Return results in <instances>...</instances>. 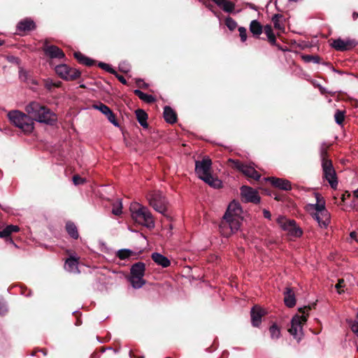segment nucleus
Here are the masks:
<instances>
[{
	"label": "nucleus",
	"instance_id": "dca6fc26",
	"mask_svg": "<svg viewBox=\"0 0 358 358\" xmlns=\"http://www.w3.org/2000/svg\"><path fill=\"white\" fill-rule=\"evenodd\" d=\"M264 180L269 181L273 187L280 189L289 190L292 189L291 182L288 180L275 177L266 178Z\"/></svg>",
	"mask_w": 358,
	"mask_h": 358
},
{
	"label": "nucleus",
	"instance_id": "9d476101",
	"mask_svg": "<svg viewBox=\"0 0 358 358\" xmlns=\"http://www.w3.org/2000/svg\"><path fill=\"white\" fill-rule=\"evenodd\" d=\"M277 223L280 227L285 231H286L289 236L292 237L298 238L302 236V229L296 226L294 220L287 219L285 216H279L277 218Z\"/></svg>",
	"mask_w": 358,
	"mask_h": 358
},
{
	"label": "nucleus",
	"instance_id": "4468645a",
	"mask_svg": "<svg viewBox=\"0 0 358 358\" xmlns=\"http://www.w3.org/2000/svg\"><path fill=\"white\" fill-rule=\"evenodd\" d=\"M242 197L247 202L257 203L260 201V197L257 190L248 186H243L241 188Z\"/></svg>",
	"mask_w": 358,
	"mask_h": 358
},
{
	"label": "nucleus",
	"instance_id": "aec40b11",
	"mask_svg": "<svg viewBox=\"0 0 358 358\" xmlns=\"http://www.w3.org/2000/svg\"><path fill=\"white\" fill-rule=\"evenodd\" d=\"M78 265V259L71 257L66 260L64 268L69 272L77 273H79Z\"/></svg>",
	"mask_w": 358,
	"mask_h": 358
},
{
	"label": "nucleus",
	"instance_id": "f8f14e48",
	"mask_svg": "<svg viewBox=\"0 0 358 358\" xmlns=\"http://www.w3.org/2000/svg\"><path fill=\"white\" fill-rule=\"evenodd\" d=\"M57 74L66 80H73L80 76V72L76 69L70 68L66 64H59L55 67Z\"/></svg>",
	"mask_w": 358,
	"mask_h": 358
},
{
	"label": "nucleus",
	"instance_id": "5701e85b",
	"mask_svg": "<svg viewBox=\"0 0 358 358\" xmlns=\"http://www.w3.org/2000/svg\"><path fill=\"white\" fill-rule=\"evenodd\" d=\"M164 117L167 122L171 124L176 122L177 120L175 111L169 106L164 107Z\"/></svg>",
	"mask_w": 358,
	"mask_h": 358
},
{
	"label": "nucleus",
	"instance_id": "a19ab883",
	"mask_svg": "<svg viewBox=\"0 0 358 358\" xmlns=\"http://www.w3.org/2000/svg\"><path fill=\"white\" fill-rule=\"evenodd\" d=\"M303 59L306 62H313V63H315V64L320 63V57L317 56L305 55L303 57Z\"/></svg>",
	"mask_w": 358,
	"mask_h": 358
},
{
	"label": "nucleus",
	"instance_id": "0eeeda50",
	"mask_svg": "<svg viewBox=\"0 0 358 358\" xmlns=\"http://www.w3.org/2000/svg\"><path fill=\"white\" fill-rule=\"evenodd\" d=\"M310 308H311L309 306L300 308L299 311L301 313L302 315H295L293 317L291 321V327L288 329V331L298 341L301 340L303 336L302 325L306 322L308 316V312Z\"/></svg>",
	"mask_w": 358,
	"mask_h": 358
},
{
	"label": "nucleus",
	"instance_id": "c03bdc74",
	"mask_svg": "<svg viewBox=\"0 0 358 358\" xmlns=\"http://www.w3.org/2000/svg\"><path fill=\"white\" fill-rule=\"evenodd\" d=\"M73 182L74 185H78L83 184L85 182V179L81 178L78 175H75L73 177Z\"/></svg>",
	"mask_w": 358,
	"mask_h": 358
},
{
	"label": "nucleus",
	"instance_id": "a18cd8bd",
	"mask_svg": "<svg viewBox=\"0 0 358 358\" xmlns=\"http://www.w3.org/2000/svg\"><path fill=\"white\" fill-rule=\"evenodd\" d=\"M350 327L352 331L358 336V320L350 322Z\"/></svg>",
	"mask_w": 358,
	"mask_h": 358
},
{
	"label": "nucleus",
	"instance_id": "680f3d73",
	"mask_svg": "<svg viewBox=\"0 0 358 358\" xmlns=\"http://www.w3.org/2000/svg\"><path fill=\"white\" fill-rule=\"evenodd\" d=\"M357 351H358V348H357Z\"/></svg>",
	"mask_w": 358,
	"mask_h": 358
},
{
	"label": "nucleus",
	"instance_id": "f3484780",
	"mask_svg": "<svg viewBox=\"0 0 358 358\" xmlns=\"http://www.w3.org/2000/svg\"><path fill=\"white\" fill-rule=\"evenodd\" d=\"M265 311L260 307L255 306L251 310V320L254 327H258L262 322V317L264 315Z\"/></svg>",
	"mask_w": 358,
	"mask_h": 358
},
{
	"label": "nucleus",
	"instance_id": "6e6552de",
	"mask_svg": "<svg viewBox=\"0 0 358 358\" xmlns=\"http://www.w3.org/2000/svg\"><path fill=\"white\" fill-rule=\"evenodd\" d=\"M320 157L322 159L323 176L333 189H336L338 186L336 173L331 161L327 157V150L323 147L321 148L320 150Z\"/></svg>",
	"mask_w": 358,
	"mask_h": 358
},
{
	"label": "nucleus",
	"instance_id": "6e6d98bb",
	"mask_svg": "<svg viewBox=\"0 0 358 358\" xmlns=\"http://www.w3.org/2000/svg\"><path fill=\"white\" fill-rule=\"evenodd\" d=\"M117 78H118V80H119L122 83H123V84H126L127 81H126L125 78H124L123 76H118Z\"/></svg>",
	"mask_w": 358,
	"mask_h": 358
},
{
	"label": "nucleus",
	"instance_id": "473e14b6",
	"mask_svg": "<svg viewBox=\"0 0 358 358\" xmlns=\"http://www.w3.org/2000/svg\"><path fill=\"white\" fill-rule=\"evenodd\" d=\"M122 203L121 200L117 201L113 204L112 213L115 215H120L122 213Z\"/></svg>",
	"mask_w": 358,
	"mask_h": 358
},
{
	"label": "nucleus",
	"instance_id": "7c9ffc66",
	"mask_svg": "<svg viewBox=\"0 0 358 358\" xmlns=\"http://www.w3.org/2000/svg\"><path fill=\"white\" fill-rule=\"evenodd\" d=\"M282 17V16L281 15L275 14L272 17V21L276 29L284 31L285 27L281 21Z\"/></svg>",
	"mask_w": 358,
	"mask_h": 358
},
{
	"label": "nucleus",
	"instance_id": "ea45409f",
	"mask_svg": "<svg viewBox=\"0 0 358 358\" xmlns=\"http://www.w3.org/2000/svg\"><path fill=\"white\" fill-rule=\"evenodd\" d=\"M225 24L231 31L234 30L237 27L236 22L230 17L226 18Z\"/></svg>",
	"mask_w": 358,
	"mask_h": 358
},
{
	"label": "nucleus",
	"instance_id": "de8ad7c7",
	"mask_svg": "<svg viewBox=\"0 0 358 358\" xmlns=\"http://www.w3.org/2000/svg\"><path fill=\"white\" fill-rule=\"evenodd\" d=\"M10 235V233L6 227L3 230L0 231V237L1 238H7Z\"/></svg>",
	"mask_w": 358,
	"mask_h": 358
},
{
	"label": "nucleus",
	"instance_id": "c85d7f7f",
	"mask_svg": "<svg viewBox=\"0 0 358 358\" xmlns=\"http://www.w3.org/2000/svg\"><path fill=\"white\" fill-rule=\"evenodd\" d=\"M250 30L254 34L259 36L262 32V27L257 20H252L250 24Z\"/></svg>",
	"mask_w": 358,
	"mask_h": 358
},
{
	"label": "nucleus",
	"instance_id": "37998d69",
	"mask_svg": "<svg viewBox=\"0 0 358 358\" xmlns=\"http://www.w3.org/2000/svg\"><path fill=\"white\" fill-rule=\"evenodd\" d=\"M99 66L101 67L102 69L106 71L107 72L112 73H115V71L108 64H106L103 62H100L99 64Z\"/></svg>",
	"mask_w": 358,
	"mask_h": 358
},
{
	"label": "nucleus",
	"instance_id": "6ab92c4d",
	"mask_svg": "<svg viewBox=\"0 0 358 358\" xmlns=\"http://www.w3.org/2000/svg\"><path fill=\"white\" fill-rule=\"evenodd\" d=\"M284 302L286 306L289 308H292L296 304V299L295 295L290 287H286L285 291L284 292Z\"/></svg>",
	"mask_w": 358,
	"mask_h": 358
},
{
	"label": "nucleus",
	"instance_id": "1a4fd4ad",
	"mask_svg": "<svg viewBox=\"0 0 358 358\" xmlns=\"http://www.w3.org/2000/svg\"><path fill=\"white\" fill-rule=\"evenodd\" d=\"M149 204L158 213L164 215L167 210L168 202L159 191H152L148 194Z\"/></svg>",
	"mask_w": 358,
	"mask_h": 358
},
{
	"label": "nucleus",
	"instance_id": "bb28decb",
	"mask_svg": "<svg viewBox=\"0 0 358 358\" xmlns=\"http://www.w3.org/2000/svg\"><path fill=\"white\" fill-rule=\"evenodd\" d=\"M134 94L139 97L141 100L146 103H152L155 101V97L152 95L145 94L140 90H135Z\"/></svg>",
	"mask_w": 358,
	"mask_h": 358
},
{
	"label": "nucleus",
	"instance_id": "3c124183",
	"mask_svg": "<svg viewBox=\"0 0 358 358\" xmlns=\"http://www.w3.org/2000/svg\"><path fill=\"white\" fill-rule=\"evenodd\" d=\"M267 38L271 44H272L273 45H275L276 44V39L274 34L269 35L268 36H267Z\"/></svg>",
	"mask_w": 358,
	"mask_h": 358
},
{
	"label": "nucleus",
	"instance_id": "423d86ee",
	"mask_svg": "<svg viewBox=\"0 0 358 358\" xmlns=\"http://www.w3.org/2000/svg\"><path fill=\"white\" fill-rule=\"evenodd\" d=\"M8 117L11 123L24 133H31L34 129L33 119L22 112L12 110L8 113Z\"/></svg>",
	"mask_w": 358,
	"mask_h": 358
},
{
	"label": "nucleus",
	"instance_id": "393cba45",
	"mask_svg": "<svg viewBox=\"0 0 358 358\" xmlns=\"http://www.w3.org/2000/svg\"><path fill=\"white\" fill-rule=\"evenodd\" d=\"M129 280L134 289H139L142 287L145 283V281L143 279V276L140 275H131Z\"/></svg>",
	"mask_w": 358,
	"mask_h": 358
},
{
	"label": "nucleus",
	"instance_id": "7ed1b4c3",
	"mask_svg": "<svg viewBox=\"0 0 358 358\" xmlns=\"http://www.w3.org/2000/svg\"><path fill=\"white\" fill-rule=\"evenodd\" d=\"M315 203H308L306 206V210L317 221L321 228L326 229L330 223V213L326 209L325 201L318 193L315 194Z\"/></svg>",
	"mask_w": 358,
	"mask_h": 358
},
{
	"label": "nucleus",
	"instance_id": "f03ea898",
	"mask_svg": "<svg viewBox=\"0 0 358 358\" xmlns=\"http://www.w3.org/2000/svg\"><path fill=\"white\" fill-rule=\"evenodd\" d=\"M25 110L31 119H33L34 122L36 121L52 125L55 123L57 120L55 113L37 101L29 103L25 107Z\"/></svg>",
	"mask_w": 358,
	"mask_h": 358
},
{
	"label": "nucleus",
	"instance_id": "2f4dec72",
	"mask_svg": "<svg viewBox=\"0 0 358 358\" xmlns=\"http://www.w3.org/2000/svg\"><path fill=\"white\" fill-rule=\"evenodd\" d=\"M269 332L271 338L273 340L278 339L280 337V329L275 324H273L270 327Z\"/></svg>",
	"mask_w": 358,
	"mask_h": 358
},
{
	"label": "nucleus",
	"instance_id": "052dcab7",
	"mask_svg": "<svg viewBox=\"0 0 358 358\" xmlns=\"http://www.w3.org/2000/svg\"><path fill=\"white\" fill-rule=\"evenodd\" d=\"M357 320H358V313H357Z\"/></svg>",
	"mask_w": 358,
	"mask_h": 358
},
{
	"label": "nucleus",
	"instance_id": "13d9d810",
	"mask_svg": "<svg viewBox=\"0 0 358 358\" xmlns=\"http://www.w3.org/2000/svg\"><path fill=\"white\" fill-rule=\"evenodd\" d=\"M353 195L355 197L358 198V188L353 192Z\"/></svg>",
	"mask_w": 358,
	"mask_h": 358
},
{
	"label": "nucleus",
	"instance_id": "4be33fe9",
	"mask_svg": "<svg viewBox=\"0 0 358 358\" xmlns=\"http://www.w3.org/2000/svg\"><path fill=\"white\" fill-rule=\"evenodd\" d=\"M213 1L227 13L233 12L235 8V4L228 0H213Z\"/></svg>",
	"mask_w": 358,
	"mask_h": 358
},
{
	"label": "nucleus",
	"instance_id": "603ef678",
	"mask_svg": "<svg viewBox=\"0 0 358 358\" xmlns=\"http://www.w3.org/2000/svg\"><path fill=\"white\" fill-rule=\"evenodd\" d=\"M267 38L271 44H272L273 45H275L276 44V39L274 34L269 35L268 36H267Z\"/></svg>",
	"mask_w": 358,
	"mask_h": 358
},
{
	"label": "nucleus",
	"instance_id": "20e7f679",
	"mask_svg": "<svg viewBox=\"0 0 358 358\" xmlns=\"http://www.w3.org/2000/svg\"><path fill=\"white\" fill-rule=\"evenodd\" d=\"M211 160L206 157L201 161H196L195 164V172L198 177L213 188L222 187V181L217 178H213L210 174Z\"/></svg>",
	"mask_w": 358,
	"mask_h": 358
},
{
	"label": "nucleus",
	"instance_id": "39448f33",
	"mask_svg": "<svg viewBox=\"0 0 358 358\" xmlns=\"http://www.w3.org/2000/svg\"><path fill=\"white\" fill-rule=\"evenodd\" d=\"M131 216L136 223L148 229L155 226V220L150 210L138 203H133L130 206Z\"/></svg>",
	"mask_w": 358,
	"mask_h": 358
},
{
	"label": "nucleus",
	"instance_id": "a878e982",
	"mask_svg": "<svg viewBox=\"0 0 358 358\" xmlns=\"http://www.w3.org/2000/svg\"><path fill=\"white\" fill-rule=\"evenodd\" d=\"M136 118H137L139 124L143 127L147 128L148 126V122H147V119H148L147 113L141 109H138L136 110Z\"/></svg>",
	"mask_w": 358,
	"mask_h": 358
},
{
	"label": "nucleus",
	"instance_id": "09e8293b",
	"mask_svg": "<svg viewBox=\"0 0 358 358\" xmlns=\"http://www.w3.org/2000/svg\"><path fill=\"white\" fill-rule=\"evenodd\" d=\"M7 312V307L6 303L0 300V315H3Z\"/></svg>",
	"mask_w": 358,
	"mask_h": 358
},
{
	"label": "nucleus",
	"instance_id": "f704fd0d",
	"mask_svg": "<svg viewBox=\"0 0 358 358\" xmlns=\"http://www.w3.org/2000/svg\"><path fill=\"white\" fill-rule=\"evenodd\" d=\"M133 252L129 249H121L119 250L117 252V256L120 259H125L129 258Z\"/></svg>",
	"mask_w": 358,
	"mask_h": 358
},
{
	"label": "nucleus",
	"instance_id": "ddd939ff",
	"mask_svg": "<svg viewBox=\"0 0 358 358\" xmlns=\"http://www.w3.org/2000/svg\"><path fill=\"white\" fill-rule=\"evenodd\" d=\"M357 45V42L350 38H337L332 41L331 45L338 51H346L352 49Z\"/></svg>",
	"mask_w": 358,
	"mask_h": 358
},
{
	"label": "nucleus",
	"instance_id": "f257e3e1",
	"mask_svg": "<svg viewBox=\"0 0 358 358\" xmlns=\"http://www.w3.org/2000/svg\"><path fill=\"white\" fill-rule=\"evenodd\" d=\"M243 220V210L240 203L237 201H231L223 216L220 229L222 236L228 237L236 233L241 227Z\"/></svg>",
	"mask_w": 358,
	"mask_h": 358
},
{
	"label": "nucleus",
	"instance_id": "8fccbe9b",
	"mask_svg": "<svg viewBox=\"0 0 358 358\" xmlns=\"http://www.w3.org/2000/svg\"><path fill=\"white\" fill-rule=\"evenodd\" d=\"M264 33L266 35V36H268L269 35H271L273 34V29L271 25H266L264 27Z\"/></svg>",
	"mask_w": 358,
	"mask_h": 358
},
{
	"label": "nucleus",
	"instance_id": "bf43d9fd",
	"mask_svg": "<svg viewBox=\"0 0 358 358\" xmlns=\"http://www.w3.org/2000/svg\"><path fill=\"white\" fill-rule=\"evenodd\" d=\"M3 45V42L0 40V46Z\"/></svg>",
	"mask_w": 358,
	"mask_h": 358
},
{
	"label": "nucleus",
	"instance_id": "9b49d317",
	"mask_svg": "<svg viewBox=\"0 0 358 358\" xmlns=\"http://www.w3.org/2000/svg\"><path fill=\"white\" fill-rule=\"evenodd\" d=\"M233 168L242 172L248 178L258 180L261 175L255 170V167L252 165L244 164L238 160L229 159L228 160Z\"/></svg>",
	"mask_w": 358,
	"mask_h": 358
},
{
	"label": "nucleus",
	"instance_id": "4d7b16f0",
	"mask_svg": "<svg viewBox=\"0 0 358 358\" xmlns=\"http://www.w3.org/2000/svg\"><path fill=\"white\" fill-rule=\"evenodd\" d=\"M352 17L354 20H356L358 17V13L354 12L352 14Z\"/></svg>",
	"mask_w": 358,
	"mask_h": 358
},
{
	"label": "nucleus",
	"instance_id": "e433bc0d",
	"mask_svg": "<svg viewBox=\"0 0 358 358\" xmlns=\"http://www.w3.org/2000/svg\"><path fill=\"white\" fill-rule=\"evenodd\" d=\"M347 287V283L345 279H339L335 287L338 294L345 292V288Z\"/></svg>",
	"mask_w": 358,
	"mask_h": 358
},
{
	"label": "nucleus",
	"instance_id": "58836bf2",
	"mask_svg": "<svg viewBox=\"0 0 358 358\" xmlns=\"http://www.w3.org/2000/svg\"><path fill=\"white\" fill-rule=\"evenodd\" d=\"M106 117H107L108 120L115 127H118L120 126L118 122L115 118V114L111 110L107 113V115H106Z\"/></svg>",
	"mask_w": 358,
	"mask_h": 358
},
{
	"label": "nucleus",
	"instance_id": "5fc2aeb1",
	"mask_svg": "<svg viewBox=\"0 0 358 358\" xmlns=\"http://www.w3.org/2000/svg\"><path fill=\"white\" fill-rule=\"evenodd\" d=\"M350 238L352 239H355V240L357 241V233L356 231L350 232Z\"/></svg>",
	"mask_w": 358,
	"mask_h": 358
},
{
	"label": "nucleus",
	"instance_id": "49530a36",
	"mask_svg": "<svg viewBox=\"0 0 358 358\" xmlns=\"http://www.w3.org/2000/svg\"><path fill=\"white\" fill-rule=\"evenodd\" d=\"M6 227H7L8 230L9 231V232L10 233V234L13 232H17L20 230L19 227L17 225L10 224V225L6 226Z\"/></svg>",
	"mask_w": 358,
	"mask_h": 358
},
{
	"label": "nucleus",
	"instance_id": "cd10ccee",
	"mask_svg": "<svg viewBox=\"0 0 358 358\" xmlns=\"http://www.w3.org/2000/svg\"><path fill=\"white\" fill-rule=\"evenodd\" d=\"M74 57L80 63L86 66H90L93 64V61L91 59L85 57L84 55L79 52H74Z\"/></svg>",
	"mask_w": 358,
	"mask_h": 358
},
{
	"label": "nucleus",
	"instance_id": "b1692460",
	"mask_svg": "<svg viewBox=\"0 0 358 358\" xmlns=\"http://www.w3.org/2000/svg\"><path fill=\"white\" fill-rule=\"evenodd\" d=\"M145 265L143 262H137L131 268V275L144 276Z\"/></svg>",
	"mask_w": 358,
	"mask_h": 358
},
{
	"label": "nucleus",
	"instance_id": "79ce46f5",
	"mask_svg": "<svg viewBox=\"0 0 358 358\" xmlns=\"http://www.w3.org/2000/svg\"><path fill=\"white\" fill-rule=\"evenodd\" d=\"M239 36L242 42H245L247 39V30L245 27H241L238 28Z\"/></svg>",
	"mask_w": 358,
	"mask_h": 358
},
{
	"label": "nucleus",
	"instance_id": "c9c22d12",
	"mask_svg": "<svg viewBox=\"0 0 358 358\" xmlns=\"http://www.w3.org/2000/svg\"><path fill=\"white\" fill-rule=\"evenodd\" d=\"M19 77H20V80L24 82H27V83L31 82V83L36 84V82L34 80L29 78L28 72L22 69H20Z\"/></svg>",
	"mask_w": 358,
	"mask_h": 358
},
{
	"label": "nucleus",
	"instance_id": "412c9836",
	"mask_svg": "<svg viewBox=\"0 0 358 358\" xmlns=\"http://www.w3.org/2000/svg\"><path fill=\"white\" fill-rule=\"evenodd\" d=\"M17 28L19 31H31L35 29V23L31 19L26 18L18 22Z\"/></svg>",
	"mask_w": 358,
	"mask_h": 358
},
{
	"label": "nucleus",
	"instance_id": "864d4df0",
	"mask_svg": "<svg viewBox=\"0 0 358 358\" xmlns=\"http://www.w3.org/2000/svg\"><path fill=\"white\" fill-rule=\"evenodd\" d=\"M263 214H264V216L265 218L271 219V213L268 210L264 209L263 210Z\"/></svg>",
	"mask_w": 358,
	"mask_h": 358
},
{
	"label": "nucleus",
	"instance_id": "c756f323",
	"mask_svg": "<svg viewBox=\"0 0 358 358\" xmlns=\"http://www.w3.org/2000/svg\"><path fill=\"white\" fill-rule=\"evenodd\" d=\"M66 229L68 234L74 239H77L79 236L76 226L73 222H67Z\"/></svg>",
	"mask_w": 358,
	"mask_h": 358
},
{
	"label": "nucleus",
	"instance_id": "a211bd4d",
	"mask_svg": "<svg viewBox=\"0 0 358 358\" xmlns=\"http://www.w3.org/2000/svg\"><path fill=\"white\" fill-rule=\"evenodd\" d=\"M151 257L156 264L161 266L163 268H167L171 264L170 260L166 257L159 252H153Z\"/></svg>",
	"mask_w": 358,
	"mask_h": 358
},
{
	"label": "nucleus",
	"instance_id": "72a5a7b5",
	"mask_svg": "<svg viewBox=\"0 0 358 358\" xmlns=\"http://www.w3.org/2000/svg\"><path fill=\"white\" fill-rule=\"evenodd\" d=\"M92 108L99 110L102 114L105 115H107V113L110 110V108L108 106L102 103L94 104L92 106Z\"/></svg>",
	"mask_w": 358,
	"mask_h": 358
},
{
	"label": "nucleus",
	"instance_id": "4c0bfd02",
	"mask_svg": "<svg viewBox=\"0 0 358 358\" xmlns=\"http://www.w3.org/2000/svg\"><path fill=\"white\" fill-rule=\"evenodd\" d=\"M335 121L338 124H341L345 119V112L338 110L334 115Z\"/></svg>",
	"mask_w": 358,
	"mask_h": 358
},
{
	"label": "nucleus",
	"instance_id": "2eb2a0df",
	"mask_svg": "<svg viewBox=\"0 0 358 358\" xmlns=\"http://www.w3.org/2000/svg\"><path fill=\"white\" fill-rule=\"evenodd\" d=\"M45 54L51 59H63L65 57L64 52L55 45H49L46 43L43 48Z\"/></svg>",
	"mask_w": 358,
	"mask_h": 358
}]
</instances>
